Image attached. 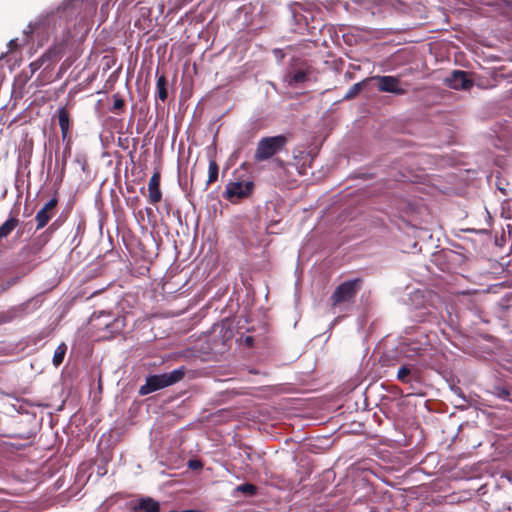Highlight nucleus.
Returning <instances> with one entry per match:
<instances>
[{
    "instance_id": "f257e3e1",
    "label": "nucleus",
    "mask_w": 512,
    "mask_h": 512,
    "mask_svg": "<svg viewBox=\"0 0 512 512\" xmlns=\"http://www.w3.org/2000/svg\"><path fill=\"white\" fill-rule=\"evenodd\" d=\"M289 139L286 135L262 137L256 146L254 152L255 162H263L272 159L281 151L286 149Z\"/></svg>"
},
{
    "instance_id": "f03ea898",
    "label": "nucleus",
    "mask_w": 512,
    "mask_h": 512,
    "mask_svg": "<svg viewBox=\"0 0 512 512\" xmlns=\"http://www.w3.org/2000/svg\"><path fill=\"white\" fill-rule=\"evenodd\" d=\"M362 285L363 280L361 278L347 280L339 284L329 298L331 306L339 307L353 304Z\"/></svg>"
},
{
    "instance_id": "7ed1b4c3",
    "label": "nucleus",
    "mask_w": 512,
    "mask_h": 512,
    "mask_svg": "<svg viewBox=\"0 0 512 512\" xmlns=\"http://www.w3.org/2000/svg\"><path fill=\"white\" fill-rule=\"evenodd\" d=\"M185 376V368L180 367L169 373L150 375L146 378V383L139 389L141 395H147L154 391L163 389L181 381Z\"/></svg>"
},
{
    "instance_id": "20e7f679",
    "label": "nucleus",
    "mask_w": 512,
    "mask_h": 512,
    "mask_svg": "<svg viewBox=\"0 0 512 512\" xmlns=\"http://www.w3.org/2000/svg\"><path fill=\"white\" fill-rule=\"evenodd\" d=\"M255 189V183L251 180L248 181H231L226 184L223 197L235 204L243 199L252 196Z\"/></svg>"
},
{
    "instance_id": "39448f33",
    "label": "nucleus",
    "mask_w": 512,
    "mask_h": 512,
    "mask_svg": "<svg viewBox=\"0 0 512 512\" xmlns=\"http://www.w3.org/2000/svg\"><path fill=\"white\" fill-rule=\"evenodd\" d=\"M372 79L378 81V90L395 95H404L406 90L400 87V80L395 76H374Z\"/></svg>"
},
{
    "instance_id": "423d86ee",
    "label": "nucleus",
    "mask_w": 512,
    "mask_h": 512,
    "mask_svg": "<svg viewBox=\"0 0 512 512\" xmlns=\"http://www.w3.org/2000/svg\"><path fill=\"white\" fill-rule=\"evenodd\" d=\"M57 204V197H53L36 213V230H40L48 224V222L55 214Z\"/></svg>"
},
{
    "instance_id": "0eeeda50",
    "label": "nucleus",
    "mask_w": 512,
    "mask_h": 512,
    "mask_svg": "<svg viewBox=\"0 0 512 512\" xmlns=\"http://www.w3.org/2000/svg\"><path fill=\"white\" fill-rule=\"evenodd\" d=\"M67 46H68V37L63 38L61 41L56 42L52 47H50L41 56V60L46 61L48 65L52 64V63H56L65 54Z\"/></svg>"
},
{
    "instance_id": "6e6552de",
    "label": "nucleus",
    "mask_w": 512,
    "mask_h": 512,
    "mask_svg": "<svg viewBox=\"0 0 512 512\" xmlns=\"http://www.w3.org/2000/svg\"><path fill=\"white\" fill-rule=\"evenodd\" d=\"M446 83L455 90H467L473 86V81L468 78L467 72L461 70L453 71Z\"/></svg>"
},
{
    "instance_id": "1a4fd4ad",
    "label": "nucleus",
    "mask_w": 512,
    "mask_h": 512,
    "mask_svg": "<svg viewBox=\"0 0 512 512\" xmlns=\"http://www.w3.org/2000/svg\"><path fill=\"white\" fill-rule=\"evenodd\" d=\"M160 180L161 173L160 171H155L151 176L148 183V199L149 202L153 205L159 203L162 199V192L160 189Z\"/></svg>"
},
{
    "instance_id": "9d476101",
    "label": "nucleus",
    "mask_w": 512,
    "mask_h": 512,
    "mask_svg": "<svg viewBox=\"0 0 512 512\" xmlns=\"http://www.w3.org/2000/svg\"><path fill=\"white\" fill-rule=\"evenodd\" d=\"M58 122L61 130L62 139L68 142L70 141V115L66 107H61L58 109Z\"/></svg>"
},
{
    "instance_id": "9b49d317",
    "label": "nucleus",
    "mask_w": 512,
    "mask_h": 512,
    "mask_svg": "<svg viewBox=\"0 0 512 512\" xmlns=\"http://www.w3.org/2000/svg\"><path fill=\"white\" fill-rule=\"evenodd\" d=\"M132 510L134 512H159L160 505L150 497H143L134 503Z\"/></svg>"
},
{
    "instance_id": "f8f14e48",
    "label": "nucleus",
    "mask_w": 512,
    "mask_h": 512,
    "mask_svg": "<svg viewBox=\"0 0 512 512\" xmlns=\"http://www.w3.org/2000/svg\"><path fill=\"white\" fill-rule=\"evenodd\" d=\"M124 327L125 318L121 316L115 317L112 321L105 324V330L108 334L103 337L106 339L113 338L115 335L120 334Z\"/></svg>"
},
{
    "instance_id": "ddd939ff",
    "label": "nucleus",
    "mask_w": 512,
    "mask_h": 512,
    "mask_svg": "<svg viewBox=\"0 0 512 512\" xmlns=\"http://www.w3.org/2000/svg\"><path fill=\"white\" fill-rule=\"evenodd\" d=\"M22 311L21 307H12L7 311L0 312V325L13 321L21 315Z\"/></svg>"
},
{
    "instance_id": "4468645a",
    "label": "nucleus",
    "mask_w": 512,
    "mask_h": 512,
    "mask_svg": "<svg viewBox=\"0 0 512 512\" xmlns=\"http://www.w3.org/2000/svg\"><path fill=\"white\" fill-rule=\"evenodd\" d=\"M19 224V220L11 217L0 226V239L6 238Z\"/></svg>"
},
{
    "instance_id": "2eb2a0df",
    "label": "nucleus",
    "mask_w": 512,
    "mask_h": 512,
    "mask_svg": "<svg viewBox=\"0 0 512 512\" xmlns=\"http://www.w3.org/2000/svg\"><path fill=\"white\" fill-rule=\"evenodd\" d=\"M157 97L164 102L168 97L167 91V79L165 75H160L157 77L156 83Z\"/></svg>"
},
{
    "instance_id": "dca6fc26",
    "label": "nucleus",
    "mask_w": 512,
    "mask_h": 512,
    "mask_svg": "<svg viewBox=\"0 0 512 512\" xmlns=\"http://www.w3.org/2000/svg\"><path fill=\"white\" fill-rule=\"evenodd\" d=\"M49 240L50 238L47 237V234L41 233L32 240L30 244L31 252L34 254L39 253L42 250V248L49 242Z\"/></svg>"
},
{
    "instance_id": "f3484780",
    "label": "nucleus",
    "mask_w": 512,
    "mask_h": 512,
    "mask_svg": "<svg viewBox=\"0 0 512 512\" xmlns=\"http://www.w3.org/2000/svg\"><path fill=\"white\" fill-rule=\"evenodd\" d=\"M219 175V166L215 160L209 161L208 167V180L206 182V186L208 187L212 183L216 182Z\"/></svg>"
},
{
    "instance_id": "a211bd4d",
    "label": "nucleus",
    "mask_w": 512,
    "mask_h": 512,
    "mask_svg": "<svg viewBox=\"0 0 512 512\" xmlns=\"http://www.w3.org/2000/svg\"><path fill=\"white\" fill-rule=\"evenodd\" d=\"M274 164L276 165L277 168L282 170L284 174L288 173L289 166H295V168L297 169L299 175H304L305 174V168L303 166L301 168H299L297 166V164H292V163H289V162H285L284 160H282L280 158L274 159Z\"/></svg>"
},
{
    "instance_id": "6ab92c4d",
    "label": "nucleus",
    "mask_w": 512,
    "mask_h": 512,
    "mask_svg": "<svg viewBox=\"0 0 512 512\" xmlns=\"http://www.w3.org/2000/svg\"><path fill=\"white\" fill-rule=\"evenodd\" d=\"M413 371L412 365H402L397 372V379L402 383H409Z\"/></svg>"
},
{
    "instance_id": "aec40b11",
    "label": "nucleus",
    "mask_w": 512,
    "mask_h": 512,
    "mask_svg": "<svg viewBox=\"0 0 512 512\" xmlns=\"http://www.w3.org/2000/svg\"><path fill=\"white\" fill-rule=\"evenodd\" d=\"M67 351V346L65 343H61L55 350L52 362L54 366L58 367L64 360L65 354Z\"/></svg>"
},
{
    "instance_id": "412c9836",
    "label": "nucleus",
    "mask_w": 512,
    "mask_h": 512,
    "mask_svg": "<svg viewBox=\"0 0 512 512\" xmlns=\"http://www.w3.org/2000/svg\"><path fill=\"white\" fill-rule=\"evenodd\" d=\"M366 81H368V79H366L364 81H361V82H358V83H355L354 85H352L349 88V90L347 91V93L345 94L344 99L345 100H350V99L355 98L361 92V90L363 89V86L366 83Z\"/></svg>"
},
{
    "instance_id": "4be33fe9",
    "label": "nucleus",
    "mask_w": 512,
    "mask_h": 512,
    "mask_svg": "<svg viewBox=\"0 0 512 512\" xmlns=\"http://www.w3.org/2000/svg\"><path fill=\"white\" fill-rule=\"evenodd\" d=\"M309 71L308 70H298L291 76L289 81L290 84H298L303 83L308 80Z\"/></svg>"
},
{
    "instance_id": "5701e85b",
    "label": "nucleus",
    "mask_w": 512,
    "mask_h": 512,
    "mask_svg": "<svg viewBox=\"0 0 512 512\" xmlns=\"http://www.w3.org/2000/svg\"><path fill=\"white\" fill-rule=\"evenodd\" d=\"M114 103L113 106L110 108V111L116 114H120L125 106L124 99L119 94H114Z\"/></svg>"
},
{
    "instance_id": "b1692460",
    "label": "nucleus",
    "mask_w": 512,
    "mask_h": 512,
    "mask_svg": "<svg viewBox=\"0 0 512 512\" xmlns=\"http://www.w3.org/2000/svg\"><path fill=\"white\" fill-rule=\"evenodd\" d=\"M237 491L243 492L248 495H254L256 487L253 484H242L236 488Z\"/></svg>"
},
{
    "instance_id": "393cba45",
    "label": "nucleus",
    "mask_w": 512,
    "mask_h": 512,
    "mask_svg": "<svg viewBox=\"0 0 512 512\" xmlns=\"http://www.w3.org/2000/svg\"><path fill=\"white\" fill-rule=\"evenodd\" d=\"M59 226L60 224L58 220H56L42 233L47 234V237L51 238V235L59 228Z\"/></svg>"
},
{
    "instance_id": "a878e982",
    "label": "nucleus",
    "mask_w": 512,
    "mask_h": 512,
    "mask_svg": "<svg viewBox=\"0 0 512 512\" xmlns=\"http://www.w3.org/2000/svg\"><path fill=\"white\" fill-rule=\"evenodd\" d=\"M47 62L46 61H42L41 60V57L38 58L36 61L32 62L30 64L31 68H32V71H36L37 69H39L41 66H43L44 64H46Z\"/></svg>"
},
{
    "instance_id": "bb28decb",
    "label": "nucleus",
    "mask_w": 512,
    "mask_h": 512,
    "mask_svg": "<svg viewBox=\"0 0 512 512\" xmlns=\"http://www.w3.org/2000/svg\"><path fill=\"white\" fill-rule=\"evenodd\" d=\"M188 466L191 468V469H199L202 467V464L200 461L198 460H190L189 463H188Z\"/></svg>"
},
{
    "instance_id": "cd10ccee",
    "label": "nucleus",
    "mask_w": 512,
    "mask_h": 512,
    "mask_svg": "<svg viewBox=\"0 0 512 512\" xmlns=\"http://www.w3.org/2000/svg\"><path fill=\"white\" fill-rule=\"evenodd\" d=\"M353 425H357L356 427L352 428L351 430H347V432H351V433H363V430L361 428V424L360 423H353Z\"/></svg>"
},
{
    "instance_id": "c85d7f7f",
    "label": "nucleus",
    "mask_w": 512,
    "mask_h": 512,
    "mask_svg": "<svg viewBox=\"0 0 512 512\" xmlns=\"http://www.w3.org/2000/svg\"><path fill=\"white\" fill-rule=\"evenodd\" d=\"M253 337L252 336H247L245 338V343L248 345V346H251L253 344Z\"/></svg>"
}]
</instances>
